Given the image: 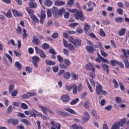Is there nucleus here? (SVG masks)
<instances>
[{
  "instance_id": "53",
  "label": "nucleus",
  "mask_w": 129,
  "mask_h": 129,
  "mask_svg": "<svg viewBox=\"0 0 129 129\" xmlns=\"http://www.w3.org/2000/svg\"><path fill=\"white\" fill-rule=\"evenodd\" d=\"M13 112V106H10L7 109V113L9 114Z\"/></svg>"
},
{
  "instance_id": "26",
  "label": "nucleus",
  "mask_w": 129,
  "mask_h": 129,
  "mask_svg": "<svg viewBox=\"0 0 129 129\" xmlns=\"http://www.w3.org/2000/svg\"><path fill=\"white\" fill-rule=\"evenodd\" d=\"M52 4L53 2L50 0H47L44 2V5L46 6V7H51Z\"/></svg>"
},
{
  "instance_id": "44",
  "label": "nucleus",
  "mask_w": 129,
  "mask_h": 129,
  "mask_svg": "<svg viewBox=\"0 0 129 129\" xmlns=\"http://www.w3.org/2000/svg\"><path fill=\"white\" fill-rule=\"evenodd\" d=\"M15 89V86L13 84H11L9 88V91L10 93H12V92H13V90Z\"/></svg>"
},
{
  "instance_id": "49",
  "label": "nucleus",
  "mask_w": 129,
  "mask_h": 129,
  "mask_svg": "<svg viewBox=\"0 0 129 129\" xmlns=\"http://www.w3.org/2000/svg\"><path fill=\"white\" fill-rule=\"evenodd\" d=\"M5 56L8 58L9 60L10 61V63H13V58H12L11 56H10L9 54L8 53H5Z\"/></svg>"
},
{
  "instance_id": "9",
  "label": "nucleus",
  "mask_w": 129,
  "mask_h": 129,
  "mask_svg": "<svg viewBox=\"0 0 129 129\" xmlns=\"http://www.w3.org/2000/svg\"><path fill=\"white\" fill-rule=\"evenodd\" d=\"M12 13L14 17H22V16H23V13L21 12L17 11L15 9L13 10Z\"/></svg>"
},
{
  "instance_id": "62",
  "label": "nucleus",
  "mask_w": 129,
  "mask_h": 129,
  "mask_svg": "<svg viewBox=\"0 0 129 129\" xmlns=\"http://www.w3.org/2000/svg\"><path fill=\"white\" fill-rule=\"evenodd\" d=\"M64 19H69V17L70 16V14L68 12H64L63 14Z\"/></svg>"
},
{
  "instance_id": "27",
  "label": "nucleus",
  "mask_w": 129,
  "mask_h": 129,
  "mask_svg": "<svg viewBox=\"0 0 129 129\" xmlns=\"http://www.w3.org/2000/svg\"><path fill=\"white\" fill-rule=\"evenodd\" d=\"M26 10L27 12L28 13L30 17H31L34 15V11L33 10H31V9H30V8H26Z\"/></svg>"
},
{
  "instance_id": "41",
  "label": "nucleus",
  "mask_w": 129,
  "mask_h": 129,
  "mask_svg": "<svg viewBox=\"0 0 129 129\" xmlns=\"http://www.w3.org/2000/svg\"><path fill=\"white\" fill-rule=\"evenodd\" d=\"M16 32L18 35H21L22 34V28L20 26L17 27V29H16Z\"/></svg>"
},
{
  "instance_id": "61",
  "label": "nucleus",
  "mask_w": 129,
  "mask_h": 129,
  "mask_svg": "<svg viewBox=\"0 0 129 129\" xmlns=\"http://www.w3.org/2000/svg\"><path fill=\"white\" fill-rule=\"evenodd\" d=\"M123 62L125 63V67L126 68H128L129 67V62L127 59H123Z\"/></svg>"
},
{
  "instance_id": "56",
  "label": "nucleus",
  "mask_w": 129,
  "mask_h": 129,
  "mask_svg": "<svg viewBox=\"0 0 129 129\" xmlns=\"http://www.w3.org/2000/svg\"><path fill=\"white\" fill-rule=\"evenodd\" d=\"M63 54L66 56H69V50L68 49H67L66 48H64L63 49Z\"/></svg>"
},
{
  "instance_id": "63",
  "label": "nucleus",
  "mask_w": 129,
  "mask_h": 129,
  "mask_svg": "<svg viewBox=\"0 0 129 129\" xmlns=\"http://www.w3.org/2000/svg\"><path fill=\"white\" fill-rule=\"evenodd\" d=\"M118 7L120 9H124V7L123 6V4L121 2H119L117 4Z\"/></svg>"
},
{
  "instance_id": "5",
  "label": "nucleus",
  "mask_w": 129,
  "mask_h": 129,
  "mask_svg": "<svg viewBox=\"0 0 129 129\" xmlns=\"http://www.w3.org/2000/svg\"><path fill=\"white\" fill-rule=\"evenodd\" d=\"M40 60V58L37 57V56H35L32 57V63L34 64V66L35 67H38V63H39V61Z\"/></svg>"
},
{
  "instance_id": "64",
  "label": "nucleus",
  "mask_w": 129,
  "mask_h": 129,
  "mask_svg": "<svg viewBox=\"0 0 129 129\" xmlns=\"http://www.w3.org/2000/svg\"><path fill=\"white\" fill-rule=\"evenodd\" d=\"M43 49H49V45L47 43H44L42 46Z\"/></svg>"
},
{
  "instance_id": "47",
  "label": "nucleus",
  "mask_w": 129,
  "mask_h": 129,
  "mask_svg": "<svg viewBox=\"0 0 129 129\" xmlns=\"http://www.w3.org/2000/svg\"><path fill=\"white\" fill-rule=\"evenodd\" d=\"M89 36H90L91 37V38H93V39H94V38L96 39V40H97V41H99V39H98V38L96 37L95 34L94 33H89Z\"/></svg>"
},
{
  "instance_id": "34",
  "label": "nucleus",
  "mask_w": 129,
  "mask_h": 129,
  "mask_svg": "<svg viewBox=\"0 0 129 129\" xmlns=\"http://www.w3.org/2000/svg\"><path fill=\"white\" fill-rule=\"evenodd\" d=\"M72 78L73 80H77L78 79V75L76 74L75 73H72Z\"/></svg>"
},
{
  "instance_id": "60",
  "label": "nucleus",
  "mask_w": 129,
  "mask_h": 129,
  "mask_svg": "<svg viewBox=\"0 0 129 129\" xmlns=\"http://www.w3.org/2000/svg\"><path fill=\"white\" fill-rule=\"evenodd\" d=\"M59 37V35L57 33H53L52 35V39H57Z\"/></svg>"
},
{
  "instance_id": "42",
  "label": "nucleus",
  "mask_w": 129,
  "mask_h": 129,
  "mask_svg": "<svg viewBox=\"0 0 129 129\" xmlns=\"http://www.w3.org/2000/svg\"><path fill=\"white\" fill-rule=\"evenodd\" d=\"M100 36L101 37H105V32L103 31V29H100V33H99Z\"/></svg>"
},
{
  "instance_id": "33",
  "label": "nucleus",
  "mask_w": 129,
  "mask_h": 129,
  "mask_svg": "<svg viewBox=\"0 0 129 129\" xmlns=\"http://www.w3.org/2000/svg\"><path fill=\"white\" fill-rule=\"evenodd\" d=\"M73 94H77V85L76 84H74V86L73 87Z\"/></svg>"
},
{
  "instance_id": "7",
  "label": "nucleus",
  "mask_w": 129,
  "mask_h": 129,
  "mask_svg": "<svg viewBox=\"0 0 129 129\" xmlns=\"http://www.w3.org/2000/svg\"><path fill=\"white\" fill-rule=\"evenodd\" d=\"M75 48H79L81 46V40L80 39H76L73 43Z\"/></svg>"
},
{
  "instance_id": "8",
  "label": "nucleus",
  "mask_w": 129,
  "mask_h": 129,
  "mask_svg": "<svg viewBox=\"0 0 129 129\" xmlns=\"http://www.w3.org/2000/svg\"><path fill=\"white\" fill-rule=\"evenodd\" d=\"M102 90V86H101V84H98L96 87V92L97 93V95H99Z\"/></svg>"
},
{
  "instance_id": "22",
  "label": "nucleus",
  "mask_w": 129,
  "mask_h": 129,
  "mask_svg": "<svg viewBox=\"0 0 129 129\" xmlns=\"http://www.w3.org/2000/svg\"><path fill=\"white\" fill-rule=\"evenodd\" d=\"M29 6L31 9H36L38 5L36 2H30L29 3Z\"/></svg>"
},
{
  "instance_id": "37",
  "label": "nucleus",
  "mask_w": 129,
  "mask_h": 129,
  "mask_svg": "<svg viewBox=\"0 0 129 129\" xmlns=\"http://www.w3.org/2000/svg\"><path fill=\"white\" fill-rule=\"evenodd\" d=\"M113 83H114V87L115 88H118V83H117V81H116V80L115 79H113L112 80Z\"/></svg>"
},
{
  "instance_id": "39",
  "label": "nucleus",
  "mask_w": 129,
  "mask_h": 129,
  "mask_svg": "<svg viewBox=\"0 0 129 129\" xmlns=\"http://www.w3.org/2000/svg\"><path fill=\"white\" fill-rule=\"evenodd\" d=\"M79 101V98H76L75 100H73V101H71L70 103L71 105H74L75 104H76L77 102Z\"/></svg>"
},
{
  "instance_id": "55",
  "label": "nucleus",
  "mask_w": 129,
  "mask_h": 129,
  "mask_svg": "<svg viewBox=\"0 0 129 129\" xmlns=\"http://www.w3.org/2000/svg\"><path fill=\"white\" fill-rule=\"evenodd\" d=\"M22 98H24V99H27L28 98H30V96L29 95V93L23 94L22 95Z\"/></svg>"
},
{
  "instance_id": "24",
  "label": "nucleus",
  "mask_w": 129,
  "mask_h": 129,
  "mask_svg": "<svg viewBox=\"0 0 129 129\" xmlns=\"http://www.w3.org/2000/svg\"><path fill=\"white\" fill-rule=\"evenodd\" d=\"M64 109L67 110V111H68V112H70V113H71L72 114H76L75 111L70 108L67 107L65 108Z\"/></svg>"
},
{
  "instance_id": "3",
  "label": "nucleus",
  "mask_w": 129,
  "mask_h": 129,
  "mask_svg": "<svg viewBox=\"0 0 129 129\" xmlns=\"http://www.w3.org/2000/svg\"><path fill=\"white\" fill-rule=\"evenodd\" d=\"M34 48H35L36 52L37 54H39L41 58H43V59H45V58H46V54H45L43 50H41L40 49H39V48H38L37 46H35Z\"/></svg>"
},
{
  "instance_id": "46",
  "label": "nucleus",
  "mask_w": 129,
  "mask_h": 129,
  "mask_svg": "<svg viewBox=\"0 0 129 129\" xmlns=\"http://www.w3.org/2000/svg\"><path fill=\"white\" fill-rule=\"evenodd\" d=\"M63 62L67 66H70V65H71V62L69 59H64Z\"/></svg>"
},
{
  "instance_id": "17",
  "label": "nucleus",
  "mask_w": 129,
  "mask_h": 129,
  "mask_svg": "<svg viewBox=\"0 0 129 129\" xmlns=\"http://www.w3.org/2000/svg\"><path fill=\"white\" fill-rule=\"evenodd\" d=\"M52 12L53 15V16H55L58 15L59 13V11L58 10V8L57 7H53L52 9Z\"/></svg>"
},
{
  "instance_id": "51",
  "label": "nucleus",
  "mask_w": 129,
  "mask_h": 129,
  "mask_svg": "<svg viewBox=\"0 0 129 129\" xmlns=\"http://www.w3.org/2000/svg\"><path fill=\"white\" fill-rule=\"evenodd\" d=\"M18 90H15V91H14L13 92H12V93H11L12 96L13 97H15V96H17V95H18Z\"/></svg>"
},
{
  "instance_id": "38",
  "label": "nucleus",
  "mask_w": 129,
  "mask_h": 129,
  "mask_svg": "<svg viewBox=\"0 0 129 129\" xmlns=\"http://www.w3.org/2000/svg\"><path fill=\"white\" fill-rule=\"evenodd\" d=\"M22 121L23 122V123H25V124H27V125H31V123L30 122V121L26 119H23L22 120Z\"/></svg>"
},
{
  "instance_id": "10",
  "label": "nucleus",
  "mask_w": 129,
  "mask_h": 129,
  "mask_svg": "<svg viewBox=\"0 0 129 129\" xmlns=\"http://www.w3.org/2000/svg\"><path fill=\"white\" fill-rule=\"evenodd\" d=\"M8 122L9 123H11V122H12V123L14 125H17V124H18L19 123V119H9L8 120Z\"/></svg>"
},
{
  "instance_id": "58",
  "label": "nucleus",
  "mask_w": 129,
  "mask_h": 129,
  "mask_svg": "<svg viewBox=\"0 0 129 129\" xmlns=\"http://www.w3.org/2000/svg\"><path fill=\"white\" fill-rule=\"evenodd\" d=\"M59 67L60 68H61V69H67L68 68V67H67V66L63 63H59Z\"/></svg>"
},
{
  "instance_id": "59",
  "label": "nucleus",
  "mask_w": 129,
  "mask_h": 129,
  "mask_svg": "<svg viewBox=\"0 0 129 129\" xmlns=\"http://www.w3.org/2000/svg\"><path fill=\"white\" fill-rule=\"evenodd\" d=\"M57 59L59 63L63 62V58L60 55H57Z\"/></svg>"
},
{
  "instance_id": "2",
  "label": "nucleus",
  "mask_w": 129,
  "mask_h": 129,
  "mask_svg": "<svg viewBox=\"0 0 129 129\" xmlns=\"http://www.w3.org/2000/svg\"><path fill=\"white\" fill-rule=\"evenodd\" d=\"M89 118H90L89 114L87 112H84L83 115V117H82V120L83 122L85 123L87 121H88L89 120Z\"/></svg>"
},
{
  "instance_id": "6",
  "label": "nucleus",
  "mask_w": 129,
  "mask_h": 129,
  "mask_svg": "<svg viewBox=\"0 0 129 129\" xmlns=\"http://www.w3.org/2000/svg\"><path fill=\"white\" fill-rule=\"evenodd\" d=\"M86 69H87V70H90L93 72H95V68H94L93 65H92L90 62H89L87 64H86Z\"/></svg>"
},
{
  "instance_id": "29",
  "label": "nucleus",
  "mask_w": 129,
  "mask_h": 129,
  "mask_svg": "<svg viewBox=\"0 0 129 129\" xmlns=\"http://www.w3.org/2000/svg\"><path fill=\"white\" fill-rule=\"evenodd\" d=\"M125 31L126 29L125 28H121L119 32V36H123V35H124L125 34Z\"/></svg>"
},
{
  "instance_id": "25",
  "label": "nucleus",
  "mask_w": 129,
  "mask_h": 129,
  "mask_svg": "<svg viewBox=\"0 0 129 129\" xmlns=\"http://www.w3.org/2000/svg\"><path fill=\"white\" fill-rule=\"evenodd\" d=\"M40 108L42 110L43 113H45V114H47V111L49 110L48 108L46 107H44L43 106H39Z\"/></svg>"
},
{
  "instance_id": "23",
  "label": "nucleus",
  "mask_w": 129,
  "mask_h": 129,
  "mask_svg": "<svg viewBox=\"0 0 129 129\" xmlns=\"http://www.w3.org/2000/svg\"><path fill=\"white\" fill-rule=\"evenodd\" d=\"M85 81L87 84L88 88H89L90 92L91 93L93 92V90H92V87H91V86L90 85V84L89 83V81H88V80L86 79Z\"/></svg>"
},
{
  "instance_id": "30",
  "label": "nucleus",
  "mask_w": 129,
  "mask_h": 129,
  "mask_svg": "<svg viewBox=\"0 0 129 129\" xmlns=\"http://www.w3.org/2000/svg\"><path fill=\"white\" fill-rule=\"evenodd\" d=\"M86 49L87 51H88L89 52H94V48L93 47L90 46H87L86 47Z\"/></svg>"
},
{
  "instance_id": "40",
  "label": "nucleus",
  "mask_w": 129,
  "mask_h": 129,
  "mask_svg": "<svg viewBox=\"0 0 129 129\" xmlns=\"http://www.w3.org/2000/svg\"><path fill=\"white\" fill-rule=\"evenodd\" d=\"M23 39H26V38H27V36H28V34H27V30H26V29H23Z\"/></svg>"
},
{
  "instance_id": "16",
  "label": "nucleus",
  "mask_w": 129,
  "mask_h": 129,
  "mask_svg": "<svg viewBox=\"0 0 129 129\" xmlns=\"http://www.w3.org/2000/svg\"><path fill=\"white\" fill-rule=\"evenodd\" d=\"M84 30L85 33H87L90 30V25L87 23H86L84 26Z\"/></svg>"
},
{
  "instance_id": "15",
  "label": "nucleus",
  "mask_w": 129,
  "mask_h": 129,
  "mask_svg": "<svg viewBox=\"0 0 129 129\" xmlns=\"http://www.w3.org/2000/svg\"><path fill=\"white\" fill-rule=\"evenodd\" d=\"M5 16L8 18V19H12L13 18V14H12V11L8 10L6 13H4Z\"/></svg>"
},
{
  "instance_id": "36",
  "label": "nucleus",
  "mask_w": 129,
  "mask_h": 129,
  "mask_svg": "<svg viewBox=\"0 0 129 129\" xmlns=\"http://www.w3.org/2000/svg\"><path fill=\"white\" fill-rule=\"evenodd\" d=\"M115 21L116 23H121L123 22V21H124L122 18L121 17H119V18H117L116 19H115Z\"/></svg>"
},
{
  "instance_id": "52",
  "label": "nucleus",
  "mask_w": 129,
  "mask_h": 129,
  "mask_svg": "<svg viewBox=\"0 0 129 129\" xmlns=\"http://www.w3.org/2000/svg\"><path fill=\"white\" fill-rule=\"evenodd\" d=\"M82 88H83V84H82V83H79V84L78 86V91H81Z\"/></svg>"
},
{
  "instance_id": "54",
  "label": "nucleus",
  "mask_w": 129,
  "mask_h": 129,
  "mask_svg": "<svg viewBox=\"0 0 129 129\" xmlns=\"http://www.w3.org/2000/svg\"><path fill=\"white\" fill-rule=\"evenodd\" d=\"M101 54L103 57H107L108 56V54L106 53H105V51H104V49L101 50Z\"/></svg>"
},
{
  "instance_id": "4",
  "label": "nucleus",
  "mask_w": 129,
  "mask_h": 129,
  "mask_svg": "<svg viewBox=\"0 0 129 129\" xmlns=\"http://www.w3.org/2000/svg\"><path fill=\"white\" fill-rule=\"evenodd\" d=\"M39 18H40V23L44 24V21L45 20V19H46V13H45L44 10H42L41 11V14Z\"/></svg>"
},
{
  "instance_id": "19",
  "label": "nucleus",
  "mask_w": 129,
  "mask_h": 129,
  "mask_svg": "<svg viewBox=\"0 0 129 129\" xmlns=\"http://www.w3.org/2000/svg\"><path fill=\"white\" fill-rule=\"evenodd\" d=\"M32 42L37 45L40 44V40L36 36L33 37Z\"/></svg>"
},
{
  "instance_id": "50",
  "label": "nucleus",
  "mask_w": 129,
  "mask_h": 129,
  "mask_svg": "<svg viewBox=\"0 0 129 129\" xmlns=\"http://www.w3.org/2000/svg\"><path fill=\"white\" fill-rule=\"evenodd\" d=\"M111 129H119V126H118L117 123H115L114 124H113Z\"/></svg>"
},
{
  "instance_id": "57",
  "label": "nucleus",
  "mask_w": 129,
  "mask_h": 129,
  "mask_svg": "<svg viewBox=\"0 0 129 129\" xmlns=\"http://www.w3.org/2000/svg\"><path fill=\"white\" fill-rule=\"evenodd\" d=\"M84 106L85 108H86V109H88V108H89V107L90 106V104H89V103H88V102H86L84 104Z\"/></svg>"
},
{
  "instance_id": "28",
  "label": "nucleus",
  "mask_w": 129,
  "mask_h": 129,
  "mask_svg": "<svg viewBox=\"0 0 129 129\" xmlns=\"http://www.w3.org/2000/svg\"><path fill=\"white\" fill-rule=\"evenodd\" d=\"M30 18L35 22V23H39L40 22V20L37 18V16L34 15V14L30 17Z\"/></svg>"
},
{
  "instance_id": "11",
  "label": "nucleus",
  "mask_w": 129,
  "mask_h": 129,
  "mask_svg": "<svg viewBox=\"0 0 129 129\" xmlns=\"http://www.w3.org/2000/svg\"><path fill=\"white\" fill-rule=\"evenodd\" d=\"M102 68H103V71H106L107 73H109V67L105 63H102L101 64Z\"/></svg>"
},
{
  "instance_id": "45",
  "label": "nucleus",
  "mask_w": 129,
  "mask_h": 129,
  "mask_svg": "<svg viewBox=\"0 0 129 129\" xmlns=\"http://www.w3.org/2000/svg\"><path fill=\"white\" fill-rule=\"evenodd\" d=\"M116 12L119 14V15H120L121 16H122L123 15V10L120 8H118L116 10Z\"/></svg>"
},
{
  "instance_id": "18",
  "label": "nucleus",
  "mask_w": 129,
  "mask_h": 129,
  "mask_svg": "<svg viewBox=\"0 0 129 129\" xmlns=\"http://www.w3.org/2000/svg\"><path fill=\"white\" fill-rule=\"evenodd\" d=\"M54 4L55 6H64L65 5V3L63 1H60L59 0H57L55 1Z\"/></svg>"
},
{
  "instance_id": "31",
  "label": "nucleus",
  "mask_w": 129,
  "mask_h": 129,
  "mask_svg": "<svg viewBox=\"0 0 129 129\" xmlns=\"http://www.w3.org/2000/svg\"><path fill=\"white\" fill-rule=\"evenodd\" d=\"M57 113L60 115H62V116H69V113L63 112L61 111H58Z\"/></svg>"
},
{
  "instance_id": "21",
  "label": "nucleus",
  "mask_w": 129,
  "mask_h": 129,
  "mask_svg": "<svg viewBox=\"0 0 129 129\" xmlns=\"http://www.w3.org/2000/svg\"><path fill=\"white\" fill-rule=\"evenodd\" d=\"M71 129H82V126L80 125H78L76 124H74L70 126Z\"/></svg>"
},
{
  "instance_id": "35",
  "label": "nucleus",
  "mask_w": 129,
  "mask_h": 129,
  "mask_svg": "<svg viewBox=\"0 0 129 129\" xmlns=\"http://www.w3.org/2000/svg\"><path fill=\"white\" fill-rule=\"evenodd\" d=\"M67 48H69V49L70 51H73L75 50V48L74 47V46H73L71 43H69L68 45L67 46Z\"/></svg>"
},
{
  "instance_id": "14",
  "label": "nucleus",
  "mask_w": 129,
  "mask_h": 129,
  "mask_svg": "<svg viewBox=\"0 0 129 129\" xmlns=\"http://www.w3.org/2000/svg\"><path fill=\"white\" fill-rule=\"evenodd\" d=\"M45 63L48 66H53L56 64V62L49 59H45Z\"/></svg>"
},
{
  "instance_id": "1",
  "label": "nucleus",
  "mask_w": 129,
  "mask_h": 129,
  "mask_svg": "<svg viewBox=\"0 0 129 129\" xmlns=\"http://www.w3.org/2000/svg\"><path fill=\"white\" fill-rule=\"evenodd\" d=\"M68 12L70 13H72V14H74L75 18L77 21L80 20L82 22H84V20H85V17L84 15H83V12H82V10L78 11L77 9H74L73 10L68 9Z\"/></svg>"
},
{
  "instance_id": "13",
  "label": "nucleus",
  "mask_w": 129,
  "mask_h": 129,
  "mask_svg": "<svg viewBox=\"0 0 129 129\" xmlns=\"http://www.w3.org/2000/svg\"><path fill=\"white\" fill-rule=\"evenodd\" d=\"M50 123L53 125V126H55L57 129L61 128V125H60V123H56L54 121H51Z\"/></svg>"
},
{
  "instance_id": "20",
  "label": "nucleus",
  "mask_w": 129,
  "mask_h": 129,
  "mask_svg": "<svg viewBox=\"0 0 129 129\" xmlns=\"http://www.w3.org/2000/svg\"><path fill=\"white\" fill-rule=\"evenodd\" d=\"M63 77L65 79H69L70 77H71V75H70V73L69 72H67L63 74Z\"/></svg>"
},
{
  "instance_id": "43",
  "label": "nucleus",
  "mask_w": 129,
  "mask_h": 129,
  "mask_svg": "<svg viewBox=\"0 0 129 129\" xmlns=\"http://www.w3.org/2000/svg\"><path fill=\"white\" fill-rule=\"evenodd\" d=\"M73 86H74V84H72L70 86H66V88L67 90H68V91H70V90H72V89L73 88Z\"/></svg>"
},
{
  "instance_id": "48",
  "label": "nucleus",
  "mask_w": 129,
  "mask_h": 129,
  "mask_svg": "<svg viewBox=\"0 0 129 129\" xmlns=\"http://www.w3.org/2000/svg\"><path fill=\"white\" fill-rule=\"evenodd\" d=\"M15 66L18 69H21L22 68V64H21L19 61L15 62Z\"/></svg>"
},
{
  "instance_id": "12",
  "label": "nucleus",
  "mask_w": 129,
  "mask_h": 129,
  "mask_svg": "<svg viewBox=\"0 0 129 129\" xmlns=\"http://www.w3.org/2000/svg\"><path fill=\"white\" fill-rule=\"evenodd\" d=\"M61 99L63 102H68L70 100L69 96L68 95H64L61 97Z\"/></svg>"
},
{
  "instance_id": "32",
  "label": "nucleus",
  "mask_w": 129,
  "mask_h": 129,
  "mask_svg": "<svg viewBox=\"0 0 129 129\" xmlns=\"http://www.w3.org/2000/svg\"><path fill=\"white\" fill-rule=\"evenodd\" d=\"M112 66H117L118 65V61L115 59H112L110 61Z\"/></svg>"
}]
</instances>
